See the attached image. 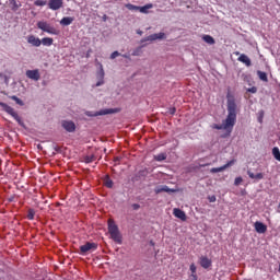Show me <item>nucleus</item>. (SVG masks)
Returning a JSON list of instances; mask_svg holds the SVG:
<instances>
[{
	"mask_svg": "<svg viewBox=\"0 0 280 280\" xmlns=\"http://www.w3.org/2000/svg\"><path fill=\"white\" fill-rule=\"evenodd\" d=\"M238 62H243V65H245L246 67H250L252 61L250 58H248V56L242 54L238 58H237Z\"/></svg>",
	"mask_w": 280,
	"mask_h": 280,
	"instance_id": "nucleus-18",
	"label": "nucleus"
},
{
	"mask_svg": "<svg viewBox=\"0 0 280 280\" xmlns=\"http://www.w3.org/2000/svg\"><path fill=\"white\" fill-rule=\"evenodd\" d=\"M26 77L30 78V80H35V82H38V80H40V72H38V70H27Z\"/></svg>",
	"mask_w": 280,
	"mask_h": 280,
	"instance_id": "nucleus-12",
	"label": "nucleus"
},
{
	"mask_svg": "<svg viewBox=\"0 0 280 280\" xmlns=\"http://www.w3.org/2000/svg\"><path fill=\"white\" fill-rule=\"evenodd\" d=\"M104 185H105V187H107V189H113L114 183H113V179H110L109 175H106L104 177Z\"/></svg>",
	"mask_w": 280,
	"mask_h": 280,
	"instance_id": "nucleus-21",
	"label": "nucleus"
},
{
	"mask_svg": "<svg viewBox=\"0 0 280 280\" xmlns=\"http://www.w3.org/2000/svg\"><path fill=\"white\" fill-rule=\"evenodd\" d=\"M209 202H215L217 198L215 196L208 197Z\"/></svg>",
	"mask_w": 280,
	"mask_h": 280,
	"instance_id": "nucleus-42",
	"label": "nucleus"
},
{
	"mask_svg": "<svg viewBox=\"0 0 280 280\" xmlns=\"http://www.w3.org/2000/svg\"><path fill=\"white\" fill-rule=\"evenodd\" d=\"M95 250H97V243L86 242L84 245L80 246V255H86Z\"/></svg>",
	"mask_w": 280,
	"mask_h": 280,
	"instance_id": "nucleus-5",
	"label": "nucleus"
},
{
	"mask_svg": "<svg viewBox=\"0 0 280 280\" xmlns=\"http://www.w3.org/2000/svg\"><path fill=\"white\" fill-rule=\"evenodd\" d=\"M1 106L3 107L5 113H8V115H11V117H13V119H15V121H18V124L20 126H23V119H21V116H19V114L16 113V110H14V108H12L11 106H9L5 103H1Z\"/></svg>",
	"mask_w": 280,
	"mask_h": 280,
	"instance_id": "nucleus-4",
	"label": "nucleus"
},
{
	"mask_svg": "<svg viewBox=\"0 0 280 280\" xmlns=\"http://www.w3.org/2000/svg\"><path fill=\"white\" fill-rule=\"evenodd\" d=\"M258 121H260V122H261V117H260V118H258Z\"/></svg>",
	"mask_w": 280,
	"mask_h": 280,
	"instance_id": "nucleus-47",
	"label": "nucleus"
},
{
	"mask_svg": "<svg viewBox=\"0 0 280 280\" xmlns=\"http://www.w3.org/2000/svg\"><path fill=\"white\" fill-rule=\"evenodd\" d=\"M173 214L175 215V218H178L179 220H182V222L187 221V214L185 213V211H183L178 208H175L173 210Z\"/></svg>",
	"mask_w": 280,
	"mask_h": 280,
	"instance_id": "nucleus-13",
	"label": "nucleus"
},
{
	"mask_svg": "<svg viewBox=\"0 0 280 280\" xmlns=\"http://www.w3.org/2000/svg\"><path fill=\"white\" fill-rule=\"evenodd\" d=\"M61 126L67 132H75V122L71 120H63Z\"/></svg>",
	"mask_w": 280,
	"mask_h": 280,
	"instance_id": "nucleus-9",
	"label": "nucleus"
},
{
	"mask_svg": "<svg viewBox=\"0 0 280 280\" xmlns=\"http://www.w3.org/2000/svg\"><path fill=\"white\" fill-rule=\"evenodd\" d=\"M62 0H49L48 1V8L49 10H60V8H62Z\"/></svg>",
	"mask_w": 280,
	"mask_h": 280,
	"instance_id": "nucleus-11",
	"label": "nucleus"
},
{
	"mask_svg": "<svg viewBox=\"0 0 280 280\" xmlns=\"http://www.w3.org/2000/svg\"><path fill=\"white\" fill-rule=\"evenodd\" d=\"M237 121V103H235V98L229 97L228 98V116L222 121L221 125L214 124L212 128L214 130H225L231 135L233 132V128Z\"/></svg>",
	"mask_w": 280,
	"mask_h": 280,
	"instance_id": "nucleus-1",
	"label": "nucleus"
},
{
	"mask_svg": "<svg viewBox=\"0 0 280 280\" xmlns=\"http://www.w3.org/2000/svg\"><path fill=\"white\" fill-rule=\"evenodd\" d=\"M118 56H120V54H119V51L116 50V51L112 52L110 59L115 60V58H117Z\"/></svg>",
	"mask_w": 280,
	"mask_h": 280,
	"instance_id": "nucleus-37",
	"label": "nucleus"
},
{
	"mask_svg": "<svg viewBox=\"0 0 280 280\" xmlns=\"http://www.w3.org/2000/svg\"><path fill=\"white\" fill-rule=\"evenodd\" d=\"M170 115H176V107H171L168 109Z\"/></svg>",
	"mask_w": 280,
	"mask_h": 280,
	"instance_id": "nucleus-39",
	"label": "nucleus"
},
{
	"mask_svg": "<svg viewBox=\"0 0 280 280\" xmlns=\"http://www.w3.org/2000/svg\"><path fill=\"white\" fill-rule=\"evenodd\" d=\"M151 246H154V242H151Z\"/></svg>",
	"mask_w": 280,
	"mask_h": 280,
	"instance_id": "nucleus-46",
	"label": "nucleus"
},
{
	"mask_svg": "<svg viewBox=\"0 0 280 280\" xmlns=\"http://www.w3.org/2000/svg\"><path fill=\"white\" fill-rule=\"evenodd\" d=\"M190 279L191 280H198V275L197 273H190Z\"/></svg>",
	"mask_w": 280,
	"mask_h": 280,
	"instance_id": "nucleus-43",
	"label": "nucleus"
},
{
	"mask_svg": "<svg viewBox=\"0 0 280 280\" xmlns=\"http://www.w3.org/2000/svg\"><path fill=\"white\" fill-rule=\"evenodd\" d=\"M26 40L28 45H32V47H40L42 45L40 38L36 37L35 35H28Z\"/></svg>",
	"mask_w": 280,
	"mask_h": 280,
	"instance_id": "nucleus-10",
	"label": "nucleus"
},
{
	"mask_svg": "<svg viewBox=\"0 0 280 280\" xmlns=\"http://www.w3.org/2000/svg\"><path fill=\"white\" fill-rule=\"evenodd\" d=\"M162 191H165L166 194H170V192L174 191V189H171L167 186H162L161 188L155 189V194H162Z\"/></svg>",
	"mask_w": 280,
	"mask_h": 280,
	"instance_id": "nucleus-24",
	"label": "nucleus"
},
{
	"mask_svg": "<svg viewBox=\"0 0 280 280\" xmlns=\"http://www.w3.org/2000/svg\"><path fill=\"white\" fill-rule=\"evenodd\" d=\"M11 100L16 102V104H19L20 106H23V101H21V98H19L18 96H11Z\"/></svg>",
	"mask_w": 280,
	"mask_h": 280,
	"instance_id": "nucleus-33",
	"label": "nucleus"
},
{
	"mask_svg": "<svg viewBox=\"0 0 280 280\" xmlns=\"http://www.w3.org/2000/svg\"><path fill=\"white\" fill-rule=\"evenodd\" d=\"M121 161V158L117 156L114 159L115 165H119V162Z\"/></svg>",
	"mask_w": 280,
	"mask_h": 280,
	"instance_id": "nucleus-41",
	"label": "nucleus"
},
{
	"mask_svg": "<svg viewBox=\"0 0 280 280\" xmlns=\"http://www.w3.org/2000/svg\"><path fill=\"white\" fill-rule=\"evenodd\" d=\"M271 154L273 156V159H276V161H279L280 163V150L279 147H273L271 150Z\"/></svg>",
	"mask_w": 280,
	"mask_h": 280,
	"instance_id": "nucleus-23",
	"label": "nucleus"
},
{
	"mask_svg": "<svg viewBox=\"0 0 280 280\" xmlns=\"http://www.w3.org/2000/svg\"><path fill=\"white\" fill-rule=\"evenodd\" d=\"M122 58H130L129 55H122Z\"/></svg>",
	"mask_w": 280,
	"mask_h": 280,
	"instance_id": "nucleus-45",
	"label": "nucleus"
},
{
	"mask_svg": "<svg viewBox=\"0 0 280 280\" xmlns=\"http://www.w3.org/2000/svg\"><path fill=\"white\" fill-rule=\"evenodd\" d=\"M100 67H101V69L96 74V78L98 81L96 82L95 86H102V84H104V75H105L104 67L102 65H100Z\"/></svg>",
	"mask_w": 280,
	"mask_h": 280,
	"instance_id": "nucleus-14",
	"label": "nucleus"
},
{
	"mask_svg": "<svg viewBox=\"0 0 280 280\" xmlns=\"http://www.w3.org/2000/svg\"><path fill=\"white\" fill-rule=\"evenodd\" d=\"M189 270H190V275H196L197 272V267H196V264H191L190 267H189Z\"/></svg>",
	"mask_w": 280,
	"mask_h": 280,
	"instance_id": "nucleus-34",
	"label": "nucleus"
},
{
	"mask_svg": "<svg viewBox=\"0 0 280 280\" xmlns=\"http://www.w3.org/2000/svg\"><path fill=\"white\" fill-rule=\"evenodd\" d=\"M152 8H154V4L153 3H148L143 7H139L138 11H140L141 14H149L150 11H148V10H152Z\"/></svg>",
	"mask_w": 280,
	"mask_h": 280,
	"instance_id": "nucleus-19",
	"label": "nucleus"
},
{
	"mask_svg": "<svg viewBox=\"0 0 280 280\" xmlns=\"http://www.w3.org/2000/svg\"><path fill=\"white\" fill-rule=\"evenodd\" d=\"M243 180L244 179L242 177H236L234 180V185L237 187L238 185H242Z\"/></svg>",
	"mask_w": 280,
	"mask_h": 280,
	"instance_id": "nucleus-36",
	"label": "nucleus"
},
{
	"mask_svg": "<svg viewBox=\"0 0 280 280\" xmlns=\"http://www.w3.org/2000/svg\"><path fill=\"white\" fill-rule=\"evenodd\" d=\"M202 40L208 45H215V39L211 35H203Z\"/></svg>",
	"mask_w": 280,
	"mask_h": 280,
	"instance_id": "nucleus-22",
	"label": "nucleus"
},
{
	"mask_svg": "<svg viewBox=\"0 0 280 280\" xmlns=\"http://www.w3.org/2000/svg\"><path fill=\"white\" fill-rule=\"evenodd\" d=\"M10 5H12L14 10H19V3H16V0H10Z\"/></svg>",
	"mask_w": 280,
	"mask_h": 280,
	"instance_id": "nucleus-35",
	"label": "nucleus"
},
{
	"mask_svg": "<svg viewBox=\"0 0 280 280\" xmlns=\"http://www.w3.org/2000/svg\"><path fill=\"white\" fill-rule=\"evenodd\" d=\"M40 42L44 47H51L54 45V38L51 37H44L40 39Z\"/></svg>",
	"mask_w": 280,
	"mask_h": 280,
	"instance_id": "nucleus-20",
	"label": "nucleus"
},
{
	"mask_svg": "<svg viewBox=\"0 0 280 280\" xmlns=\"http://www.w3.org/2000/svg\"><path fill=\"white\" fill-rule=\"evenodd\" d=\"M125 7L127 8V10H131V11L139 10V7H137V5L132 4V3H127Z\"/></svg>",
	"mask_w": 280,
	"mask_h": 280,
	"instance_id": "nucleus-29",
	"label": "nucleus"
},
{
	"mask_svg": "<svg viewBox=\"0 0 280 280\" xmlns=\"http://www.w3.org/2000/svg\"><path fill=\"white\" fill-rule=\"evenodd\" d=\"M85 163H93L95 161V155H88L84 158Z\"/></svg>",
	"mask_w": 280,
	"mask_h": 280,
	"instance_id": "nucleus-30",
	"label": "nucleus"
},
{
	"mask_svg": "<svg viewBox=\"0 0 280 280\" xmlns=\"http://www.w3.org/2000/svg\"><path fill=\"white\" fill-rule=\"evenodd\" d=\"M165 159H167V154L165 153H160L158 155H154V161L161 162V161H165Z\"/></svg>",
	"mask_w": 280,
	"mask_h": 280,
	"instance_id": "nucleus-27",
	"label": "nucleus"
},
{
	"mask_svg": "<svg viewBox=\"0 0 280 280\" xmlns=\"http://www.w3.org/2000/svg\"><path fill=\"white\" fill-rule=\"evenodd\" d=\"M247 91L248 93H257V88L253 86V88H249Z\"/></svg>",
	"mask_w": 280,
	"mask_h": 280,
	"instance_id": "nucleus-40",
	"label": "nucleus"
},
{
	"mask_svg": "<svg viewBox=\"0 0 280 280\" xmlns=\"http://www.w3.org/2000/svg\"><path fill=\"white\" fill-rule=\"evenodd\" d=\"M247 176L252 178V180H264V173H253L252 171H247Z\"/></svg>",
	"mask_w": 280,
	"mask_h": 280,
	"instance_id": "nucleus-17",
	"label": "nucleus"
},
{
	"mask_svg": "<svg viewBox=\"0 0 280 280\" xmlns=\"http://www.w3.org/2000/svg\"><path fill=\"white\" fill-rule=\"evenodd\" d=\"M38 30H42V32H46V34H52L54 36H58L60 32L56 30V27L49 25V23L45 21L37 22Z\"/></svg>",
	"mask_w": 280,
	"mask_h": 280,
	"instance_id": "nucleus-3",
	"label": "nucleus"
},
{
	"mask_svg": "<svg viewBox=\"0 0 280 280\" xmlns=\"http://www.w3.org/2000/svg\"><path fill=\"white\" fill-rule=\"evenodd\" d=\"M137 34L141 36L143 34V31H137Z\"/></svg>",
	"mask_w": 280,
	"mask_h": 280,
	"instance_id": "nucleus-44",
	"label": "nucleus"
},
{
	"mask_svg": "<svg viewBox=\"0 0 280 280\" xmlns=\"http://www.w3.org/2000/svg\"><path fill=\"white\" fill-rule=\"evenodd\" d=\"M117 109L109 108V109H102L100 112H85L86 117H100V115H113L117 113Z\"/></svg>",
	"mask_w": 280,
	"mask_h": 280,
	"instance_id": "nucleus-6",
	"label": "nucleus"
},
{
	"mask_svg": "<svg viewBox=\"0 0 280 280\" xmlns=\"http://www.w3.org/2000/svg\"><path fill=\"white\" fill-rule=\"evenodd\" d=\"M257 75L262 82H268V74L266 72L258 70Z\"/></svg>",
	"mask_w": 280,
	"mask_h": 280,
	"instance_id": "nucleus-25",
	"label": "nucleus"
},
{
	"mask_svg": "<svg viewBox=\"0 0 280 280\" xmlns=\"http://www.w3.org/2000/svg\"><path fill=\"white\" fill-rule=\"evenodd\" d=\"M108 233L110 240L115 242L116 244H122L124 236L121 235V232L119 231V226L115 224V221L108 220Z\"/></svg>",
	"mask_w": 280,
	"mask_h": 280,
	"instance_id": "nucleus-2",
	"label": "nucleus"
},
{
	"mask_svg": "<svg viewBox=\"0 0 280 280\" xmlns=\"http://www.w3.org/2000/svg\"><path fill=\"white\" fill-rule=\"evenodd\" d=\"M35 5L43 8L44 5H47V1L45 0H36Z\"/></svg>",
	"mask_w": 280,
	"mask_h": 280,
	"instance_id": "nucleus-31",
	"label": "nucleus"
},
{
	"mask_svg": "<svg viewBox=\"0 0 280 280\" xmlns=\"http://www.w3.org/2000/svg\"><path fill=\"white\" fill-rule=\"evenodd\" d=\"M163 38H165V33H155V34L149 35L144 39H141V43H148V40H150V42L163 40Z\"/></svg>",
	"mask_w": 280,
	"mask_h": 280,
	"instance_id": "nucleus-7",
	"label": "nucleus"
},
{
	"mask_svg": "<svg viewBox=\"0 0 280 280\" xmlns=\"http://www.w3.org/2000/svg\"><path fill=\"white\" fill-rule=\"evenodd\" d=\"M199 264L201 268H205V270H207L208 268H211L212 261L211 259L207 258V256H201Z\"/></svg>",
	"mask_w": 280,
	"mask_h": 280,
	"instance_id": "nucleus-16",
	"label": "nucleus"
},
{
	"mask_svg": "<svg viewBox=\"0 0 280 280\" xmlns=\"http://www.w3.org/2000/svg\"><path fill=\"white\" fill-rule=\"evenodd\" d=\"M254 226H255L256 233H266V231H268V226L259 221H256Z\"/></svg>",
	"mask_w": 280,
	"mask_h": 280,
	"instance_id": "nucleus-15",
	"label": "nucleus"
},
{
	"mask_svg": "<svg viewBox=\"0 0 280 280\" xmlns=\"http://www.w3.org/2000/svg\"><path fill=\"white\" fill-rule=\"evenodd\" d=\"M131 207L133 211H139V209H141V206L139 203H133Z\"/></svg>",
	"mask_w": 280,
	"mask_h": 280,
	"instance_id": "nucleus-38",
	"label": "nucleus"
},
{
	"mask_svg": "<svg viewBox=\"0 0 280 280\" xmlns=\"http://www.w3.org/2000/svg\"><path fill=\"white\" fill-rule=\"evenodd\" d=\"M34 215H36V211L34 209H28L27 211V220H34Z\"/></svg>",
	"mask_w": 280,
	"mask_h": 280,
	"instance_id": "nucleus-28",
	"label": "nucleus"
},
{
	"mask_svg": "<svg viewBox=\"0 0 280 280\" xmlns=\"http://www.w3.org/2000/svg\"><path fill=\"white\" fill-rule=\"evenodd\" d=\"M235 165V160L229 161L225 165L220 167H213L210 170L211 174H218L219 172H224V170Z\"/></svg>",
	"mask_w": 280,
	"mask_h": 280,
	"instance_id": "nucleus-8",
	"label": "nucleus"
},
{
	"mask_svg": "<svg viewBox=\"0 0 280 280\" xmlns=\"http://www.w3.org/2000/svg\"><path fill=\"white\" fill-rule=\"evenodd\" d=\"M142 47H143V46L136 48V49L132 51L131 56H141V48H142Z\"/></svg>",
	"mask_w": 280,
	"mask_h": 280,
	"instance_id": "nucleus-32",
	"label": "nucleus"
},
{
	"mask_svg": "<svg viewBox=\"0 0 280 280\" xmlns=\"http://www.w3.org/2000/svg\"><path fill=\"white\" fill-rule=\"evenodd\" d=\"M61 25H71L73 23V18L66 16L60 21Z\"/></svg>",
	"mask_w": 280,
	"mask_h": 280,
	"instance_id": "nucleus-26",
	"label": "nucleus"
}]
</instances>
